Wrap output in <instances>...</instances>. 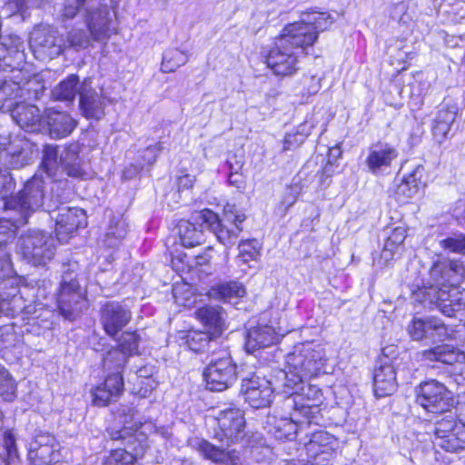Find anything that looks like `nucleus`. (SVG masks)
<instances>
[{
  "label": "nucleus",
  "instance_id": "1",
  "mask_svg": "<svg viewBox=\"0 0 465 465\" xmlns=\"http://www.w3.org/2000/svg\"><path fill=\"white\" fill-rule=\"evenodd\" d=\"M430 277L432 283L425 295L442 314L452 317L465 308V287L461 286L465 283V267L461 262H435Z\"/></svg>",
  "mask_w": 465,
  "mask_h": 465
},
{
  "label": "nucleus",
  "instance_id": "2",
  "mask_svg": "<svg viewBox=\"0 0 465 465\" xmlns=\"http://www.w3.org/2000/svg\"><path fill=\"white\" fill-rule=\"evenodd\" d=\"M300 25H286L266 55L267 66L278 76H292L300 69L299 58L313 45V36Z\"/></svg>",
  "mask_w": 465,
  "mask_h": 465
},
{
  "label": "nucleus",
  "instance_id": "3",
  "mask_svg": "<svg viewBox=\"0 0 465 465\" xmlns=\"http://www.w3.org/2000/svg\"><path fill=\"white\" fill-rule=\"evenodd\" d=\"M77 15L84 19L95 41L107 39L115 29L114 12L96 0H64L62 16L72 19Z\"/></svg>",
  "mask_w": 465,
  "mask_h": 465
},
{
  "label": "nucleus",
  "instance_id": "4",
  "mask_svg": "<svg viewBox=\"0 0 465 465\" xmlns=\"http://www.w3.org/2000/svg\"><path fill=\"white\" fill-rule=\"evenodd\" d=\"M46 183L42 176L35 175L24 187L3 204V210L11 212L18 223H27L29 217L45 207Z\"/></svg>",
  "mask_w": 465,
  "mask_h": 465
},
{
  "label": "nucleus",
  "instance_id": "5",
  "mask_svg": "<svg viewBox=\"0 0 465 465\" xmlns=\"http://www.w3.org/2000/svg\"><path fill=\"white\" fill-rule=\"evenodd\" d=\"M104 437L118 443L104 465H137L147 448L146 437L143 433H133L127 428H107Z\"/></svg>",
  "mask_w": 465,
  "mask_h": 465
},
{
  "label": "nucleus",
  "instance_id": "6",
  "mask_svg": "<svg viewBox=\"0 0 465 465\" xmlns=\"http://www.w3.org/2000/svg\"><path fill=\"white\" fill-rule=\"evenodd\" d=\"M232 209L233 207L225 208L224 213L225 222L230 223V226L224 224L218 215L209 209H204L198 214V219L203 222L205 228L212 231L217 240L227 248L237 242L242 231L241 224L246 219L244 213L234 212Z\"/></svg>",
  "mask_w": 465,
  "mask_h": 465
},
{
  "label": "nucleus",
  "instance_id": "7",
  "mask_svg": "<svg viewBox=\"0 0 465 465\" xmlns=\"http://www.w3.org/2000/svg\"><path fill=\"white\" fill-rule=\"evenodd\" d=\"M206 387L213 391L230 388L237 379V366L226 350H213L203 371Z\"/></svg>",
  "mask_w": 465,
  "mask_h": 465
},
{
  "label": "nucleus",
  "instance_id": "8",
  "mask_svg": "<svg viewBox=\"0 0 465 465\" xmlns=\"http://www.w3.org/2000/svg\"><path fill=\"white\" fill-rule=\"evenodd\" d=\"M325 351L321 344L306 342L295 346L286 356V369L299 371L309 380L317 376L324 365Z\"/></svg>",
  "mask_w": 465,
  "mask_h": 465
},
{
  "label": "nucleus",
  "instance_id": "9",
  "mask_svg": "<svg viewBox=\"0 0 465 465\" xmlns=\"http://www.w3.org/2000/svg\"><path fill=\"white\" fill-rule=\"evenodd\" d=\"M322 399V390L316 385L304 381L298 394L289 399L292 401L293 420L319 425L323 420L320 409Z\"/></svg>",
  "mask_w": 465,
  "mask_h": 465
},
{
  "label": "nucleus",
  "instance_id": "10",
  "mask_svg": "<svg viewBox=\"0 0 465 465\" xmlns=\"http://www.w3.org/2000/svg\"><path fill=\"white\" fill-rule=\"evenodd\" d=\"M415 392L416 402L428 412L444 415L452 412V393L443 383L436 380L426 381L416 387Z\"/></svg>",
  "mask_w": 465,
  "mask_h": 465
},
{
  "label": "nucleus",
  "instance_id": "11",
  "mask_svg": "<svg viewBox=\"0 0 465 465\" xmlns=\"http://www.w3.org/2000/svg\"><path fill=\"white\" fill-rule=\"evenodd\" d=\"M55 241L42 231H31L19 239L23 256L33 265H45L51 261L55 252Z\"/></svg>",
  "mask_w": 465,
  "mask_h": 465
},
{
  "label": "nucleus",
  "instance_id": "12",
  "mask_svg": "<svg viewBox=\"0 0 465 465\" xmlns=\"http://www.w3.org/2000/svg\"><path fill=\"white\" fill-rule=\"evenodd\" d=\"M57 307L60 314L69 321L74 320L86 307L84 296L72 272H65L63 275L57 294Z\"/></svg>",
  "mask_w": 465,
  "mask_h": 465
},
{
  "label": "nucleus",
  "instance_id": "13",
  "mask_svg": "<svg viewBox=\"0 0 465 465\" xmlns=\"http://www.w3.org/2000/svg\"><path fill=\"white\" fill-rule=\"evenodd\" d=\"M433 443L450 453L465 450V428L457 423L452 412H449L435 422Z\"/></svg>",
  "mask_w": 465,
  "mask_h": 465
},
{
  "label": "nucleus",
  "instance_id": "14",
  "mask_svg": "<svg viewBox=\"0 0 465 465\" xmlns=\"http://www.w3.org/2000/svg\"><path fill=\"white\" fill-rule=\"evenodd\" d=\"M217 429L214 438L230 445L237 443L245 436V418L243 411L234 406L220 410L217 414Z\"/></svg>",
  "mask_w": 465,
  "mask_h": 465
},
{
  "label": "nucleus",
  "instance_id": "15",
  "mask_svg": "<svg viewBox=\"0 0 465 465\" xmlns=\"http://www.w3.org/2000/svg\"><path fill=\"white\" fill-rule=\"evenodd\" d=\"M411 339L415 341H444L450 337L452 330L435 316L413 318L407 326Z\"/></svg>",
  "mask_w": 465,
  "mask_h": 465
},
{
  "label": "nucleus",
  "instance_id": "16",
  "mask_svg": "<svg viewBox=\"0 0 465 465\" xmlns=\"http://www.w3.org/2000/svg\"><path fill=\"white\" fill-rule=\"evenodd\" d=\"M387 351H394L390 347L383 349L373 371V391L378 398L391 395L398 387L395 369L397 359L390 357Z\"/></svg>",
  "mask_w": 465,
  "mask_h": 465
},
{
  "label": "nucleus",
  "instance_id": "17",
  "mask_svg": "<svg viewBox=\"0 0 465 465\" xmlns=\"http://www.w3.org/2000/svg\"><path fill=\"white\" fill-rule=\"evenodd\" d=\"M48 213L55 221V232L60 242H65L69 234L86 224L85 212L80 208L67 205H55V208H53L50 204Z\"/></svg>",
  "mask_w": 465,
  "mask_h": 465
},
{
  "label": "nucleus",
  "instance_id": "18",
  "mask_svg": "<svg viewBox=\"0 0 465 465\" xmlns=\"http://www.w3.org/2000/svg\"><path fill=\"white\" fill-rule=\"evenodd\" d=\"M29 45L35 53L54 58L64 50V38L51 25H38L30 34Z\"/></svg>",
  "mask_w": 465,
  "mask_h": 465
},
{
  "label": "nucleus",
  "instance_id": "19",
  "mask_svg": "<svg viewBox=\"0 0 465 465\" xmlns=\"http://www.w3.org/2000/svg\"><path fill=\"white\" fill-rule=\"evenodd\" d=\"M273 391L272 381L256 373L242 380L241 392L244 401L253 409L269 407L273 399Z\"/></svg>",
  "mask_w": 465,
  "mask_h": 465
},
{
  "label": "nucleus",
  "instance_id": "20",
  "mask_svg": "<svg viewBox=\"0 0 465 465\" xmlns=\"http://www.w3.org/2000/svg\"><path fill=\"white\" fill-rule=\"evenodd\" d=\"M132 312L119 302H106L100 310V322L104 332L116 339L119 332L130 322Z\"/></svg>",
  "mask_w": 465,
  "mask_h": 465
},
{
  "label": "nucleus",
  "instance_id": "21",
  "mask_svg": "<svg viewBox=\"0 0 465 465\" xmlns=\"http://www.w3.org/2000/svg\"><path fill=\"white\" fill-rule=\"evenodd\" d=\"M104 97L92 86V81L85 79L79 89V109L86 119L100 120L104 115Z\"/></svg>",
  "mask_w": 465,
  "mask_h": 465
},
{
  "label": "nucleus",
  "instance_id": "22",
  "mask_svg": "<svg viewBox=\"0 0 465 465\" xmlns=\"http://www.w3.org/2000/svg\"><path fill=\"white\" fill-rule=\"evenodd\" d=\"M398 155V150L393 145L379 142L371 146L365 163L373 174H381L391 167Z\"/></svg>",
  "mask_w": 465,
  "mask_h": 465
},
{
  "label": "nucleus",
  "instance_id": "23",
  "mask_svg": "<svg viewBox=\"0 0 465 465\" xmlns=\"http://www.w3.org/2000/svg\"><path fill=\"white\" fill-rule=\"evenodd\" d=\"M419 359L427 363L440 362L453 365L465 360V354L450 344H439L418 353Z\"/></svg>",
  "mask_w": 465,
  "mask_h": 465
},
{
  "label": "nucleus",
  "instance_id": "24",
  "mask_svg": "<svg viewBox=\"0 0 465 465\" xmlns=\"http://www.w3.org/2000/svg\"><path fill=\"white\" fill-rule=\"evenodd\" d=\"M195 317L205 330L214 337H220L225 330V311L218 305H205L195 311Z\"/></svg>",
  "mask_w": 465,
  "mask_h": 465
},
{
  "label": "nucleus",
  "instance_id": "25",
  "mask_svg": "<svg viewBox=\"0 0 465 465\" xmlns=\"http://www.w3.org/2000/svg\"><path fill=\"white\" fill-rule=\"evenodd\" d=\"M124 391V380L118 374L107 375L104 381L93 391V402L96 406H106L115 401Z\"/></svg>",
  "mask_w": 465,
  "mask_h": 465
},
{
  "label": "nucleus",
  "instance_id": "26",
  "mask_svg": "<svg viewBox=\"0 0 465 465\" xmlns=\"http://www.w3.org/2000/svg\"><path fill=\"white\" fill-rule=\"evenodd\" d=\"M11 115L15 123L26 132L35 133L41 128L42 116L39 108L35 105L17 104L11 110Z\"/></svg>",
  "mask_w": 465,
  "mask_h": 465
},
{
  "label": "nucleus",
  "instance_id": "27",
  "mask_svg": "<svg viewBox=\"0 0 465 465\" xmlns=\"http://www.w3.org/2000/svg\"><path fill=\"white\" fill-rule=\"evenodd\" d=\"M45 123L49 134L54 139H61L72 134L76 126V121L64 112L48 109L45 112Z\"/></svg>",
  "mask_w": 465,
  "mask_h": 465
},
{
  "label": "nucleus",
  "instance_id": "28",
  "mask_svg": "<svg viewBox=\"0 0 465 465\" xmlns=\"http://www.w3.org/2000/svg\"><path fill=\"white\" fill-rule=\"evenodd\" d=\"M81 151V144L74 143L67 145L60 153V169L67 176L83 178L85 175L83 161L80 157Z\"/></svg>",
  "mask_w": 465,
  "mask_h": 465
},
{
  "label": "nucleus",
  "instance_id": "29",
  "mask_svg": "<svg viewBox=\"0 0 465 465\" xmlns=\"http://www.w3.org/2000/svg\"><path fill=\"white\" fill-rule=\"evenodd\" d=\"M14 75L0 81V110L11 111L21 99L20 81L22 71L14 72Z\"/></svg>",
  "mask_w": 465,
  "mask_h": 465
},
{
  "label": "nucleus",
  "instance_id": "30",
  "mask_svg": "<svg viewBox=\"0 0 465 465\" xmlns=\"http://www.w3.org/2000/svg\"><path fill=\"white\" fill-rule=\"evenodd\" d=\"M278 340L276 332L272 326L261 325L249 329L245 337V348L248 352H254L260 349L274 344Z\"/></svg>",
  "mask_w": 465,
  "mask_h": 465
},
{
  "label": "nucleus",
  "instance_id": "31",
  "mask_svg": "<svg viewBox=\"0 0 465 465\" xmlns=\"http://www.w3.org/2000/svg\"><path fill=\"white\" fill-rule=\"evenodd\" d=\"M54 438L51 435L36 436L35 441L31 444L28 450L31 465H48L54 460Z\"/></svg>",
  "mask_w": 465,
  "mask_h": 465
},
{
  "label": "nucleus",
  "instance_id": "32",
  "mask_svg": "<svg viewBox=\"0 0 465 465\" xmlns=\"http://www.w3.org/2000/svg\"><path fill=\"white\" fill-rule=\"evenodd\" d=\"M198 450L206 460H210L217 464L236 465L240 460L236 450H226L207 440H201L198 443Z\"/></svg>",
  "mask_w": 465,
  "mask_h": 465
},
{
  "label": "nucleus",
  "instance_id": "33",
  "mask_svg": "<svg viewBox=\"0 0 465 465\" xmlns=\"http://www.w3.org/2000/svg\"><path fill=\"white\" fill-rule=\"evenodd\" d=\"M333 23V18L326 12H311L305 14L299 22L288 25H300L305 27L309 35H312L313 44L318 38L320 31L326 30Z\"/></svg>",
  "mask_w": 465,
  "mask_h": 465
},
{
  "label": "nucleus",
  "instance_id": "34",
  "mask_svg": "<svg viewBox=\"0 0 465 465\" xmlns=\"http://www.w3.org/2000/svg\"><path fill=\"white\" fill-rule=\"evenodd\" d=\"M423 175L424 168L421 165H417L411 173L404 176L395 190L398 200L404 201L414 197L423 184Z\"/></svg>",
  "mask_w": 465,
  "mask_h": 465
},
{
  "label": "nucleus",
  "instance_id": "35",
  "mask_svg": "<svg viewBox=\"0 0 465 465\" xmlns=\"http://www.w3.org/2000/svg\"><path fill=\"white\" fill-rule=\"evenodd\" d=\"M5 151L8 158L6 161L14 169H20L31 162L32 153L27 142L15 140L11 142Z\"/></svg>",
  "mask_w": 465,
  "mask_h": 465
},
{
  "label": "nucleus",
  "instance_id": "36",
  "mask_svg": "<svg viewBox=\"0 0 465 465\" xmlns=\"http://www.w3.org/2000/svg\"><path fill=\"white\" fill-rule=\"evenodd\" d=\"M25 43L16 35L0 37V60H3L6 65L9 64L8 56L15 58L18 63L25 60Z\"/></svg>",
  "mask_w": 465,
  "mask_h": 465
},
{
  "label": "nucleus",
  "instance_id": "37",
  "mask_svg": "<svg viewBox=\"0 0 465 465\" xmlns=\"http://www.w3.org/2000/svg\"><path fill=\"white\" fill-rule=\"evenodd\" d=\"M188 348L194 352H205L215 350L217 345L216 339L207 331L191 330L184 336Z\"/></svg>",
  "mask_w": 465,
  "mask_h": 465
},
{
  "label": "nucleus",
  "instance_id": "38",
  "mask_svg": "<svg viewBox=\"0 0 465 465\" xmlns=\"http://www.w3.org/2000/svg\"><path fill=\"white\" fill-rule=\"evenodd\" d=\"M337 440L331 433L325 430H317L312 433L310 441L306 444V450H311L313 454L317 453L319 448H323V457L332 458L337 447Z\"/></svg>",
  "mask_w": 465,
  "mask_h": 465
},
{
  "label": "nucleus",
  "instance_id": "39",
  "mask_svg": "<svg viewBox=\"0 0 465 465\" xmlns=\"http://www.w3.org/2000/svg\"><path fill=\"white\" fill-rule=\"evenodd\" d=\"M205 225L201 224V227ZM178 234L181 244L184 247H193L204 242V232L203 228L197 227L189 221H180L178 225Z\"/></svg>",
  "mask_w": 465,
  "mask_h": 465
},
{
  "label": "nucleus",
  "instance_id": "40",
  "mask_svg": "<svg viewBox=\"0 0 465 465\" xmlns=\"http://www.w3.org/2000/svg\"><path fill=\"white\" fill-rule=\"evenodd\" d=\"M306 378L300 375L299 371L293 370H280L275 375L276 386L282 387L284 393L296 396Z\"/></svg>",
  "mask_w": 465,
  "mask_h": 465
},
{
  "label": "nucleus",
  "instance_id": "41",
  "mask_svg": "<svg viewBox=\"0 0 465 465\" xmlns=\"http://www.w3.org/2000/svg\"><path fill=\"white\" fill-rule=\"evenodd\" d=\"M79 77L76 74H71L52 90V96L55 100L72 102L76 94H79Z\"/></svg>",
  "mask_w": 465,
  "mask_h": 465
},
{
  "label": "nucleus",
  "instance_id": "42",
  "mask_svg": "<svg viewBox=\"0 0 465 465\" xmlns=\"http://www.w3.org/2000/svg\"><path fill=\"white\" fill-rule=\"evenodd\" d=\"M127 223L123 217L113 218L104 236V244L109 248L116 247L127 234Z\"/></svg>",
  "mask_w": 465,
  "mask_h": 465
},
{
  "label": "nucleus",
  "instance_id": "43",
  "mask_svg": "<svg viewBox=\"0 0 465 465\" xmlns=\"http://www.w3.org/2000/svg\"><path fill=\"white\" fill-rule=\"evenodd\" d=\"M163 149L161 143L146 147L140 155L141 160L136 164H132L131 168L124 172L125 178H133L137 174L145 165H153L160 152Z\"/></svg>",
  "mask_w": 465,
  "mask_h": 465
},
{
  "label": "nucleus",
  "instance_id": "44",
  "mask_svg": "<svg viewBox=\"0 0 465 465\" xmlns=\"http://www.w3.org/2000/svg\"><path fill=\"white\" fill-rule=\"evenodd\" d=\"M20 81L21 99L24 100H38L45 93V87L38 77H25L22 72V80Z\"/></svg>",
  "mask_w": 465,
  "mask_h": 465
},
{
  "label": "nucleus",
  "instance_id": "45",
  "mask_svg": "<svg viewBox=\"0 0 465 465\" xmlns=\"http://www.w3.org/2000/svg\"><path fill=\"white\" fill-rule=\"evenodd\" d=\"M128 356L118 348H113L107 351L104 357V369L109 372L108 375L118 374L122 376V371L125 366Z\"/></svg>",
  "mask_w": 465,
  "mask_h": 465
},
{
  "label": "nucleus",
  "instance_id": "46",
  "mask_svg": "<svg viewBox=\"0 0 465 465\" xmlns=\"http://www.w3.org/2000/svg\"><path fill=\"white\" fill-rule=\"evenodd\" d=\"M5 217L0 219V250L6 251V245L15 239L16 229L25 223H18L12 217L11 212L4 210Z\"/></svg>",
  "mask_w": 465,
  "mask_h": 465
},
{
  "label": "nucleus",
  "instance_id": "47",
  "mask_svg": "<svg viewBox=\"0 0 465 465\" xmlns=\"http://www.w3.org/2000/svg\"><path fill=\"white\" fill-rule=\"evenodd\" d=\"M92 39L95 41L88 27L87 31L83 28H72L64 38V50L67 48L76 51L85 49L90 45Z\"/></svg>",
  "mask_w": 465,
  "mask_h": 465
},
{
  "label": "nucleus",
  "instance_id": "48",
  "mask_svg": "<svg viewBox=\"0 0 465 465\" xmlns=\"http://www.w3.org/2000/svg\"><path fill=\"white\" fill-rule=\"evenodd\" d=\"M42 166L50 177L56 176L60 170V154L56 145L46 144L43 149Z\"/></svg>",
  "mask_w": 465,
  "mask_h": 465
},
{
  "label": "nucleus",
  "instance_id": "49",
  "mask_svg": "<svg viewBox=\"0 0 465 465\" xmlns=\"http://www.w3.org/2000/svg\"><path fill=\"white\" fill-rule=\"evenodd\" d=\"M188 62V54L177 48L166 50L163 54L161 70L163 73L174 72Z\"/></svg>",
  "mask_w": 465,
  "mask_h": 465
},
{
  "label": "nucleus",
  "instance_id": "50",
  "mask_svg": "<svg viewBox=\"0 0 465 465\" xmlns=\"http://www.w3.org/2000/svg\"><path fill=\"white\" fill-rule=\"evenodd\" d=\"M215 291L217 295L226 302H231L232 299L240 298L245 294L244 286L238 282L222 283L217 286Z\"/></svg>",
  "mask_w": 465,
  "mask_h": 465
},
{
  "label": "nucleus",
  "instance_id": "51",
  "mask_svg": "<svg viewBox=\"0 0 465 465\" xmlns=\"http://www.w3.org/2000/svg\"><path fill=\"white\" fill-rule=\"evenodd\" d=\"M3 447L5 453L0 454V458L5 465H11L19 458L15 437L12 431L7 430L4 433Z\"/></svg>",
  "mask_w": 465,
  "mask_h": 465
},
{
  "label": "nucleus",
  "instance_id": "52",
  "mask_svg": "<svg viewBox=\"0 0 465 465\" xmlns=\"http://www.w3.org/2000/svg\"><path fill=\"white\" fill-rule=\"evenodd\" d=\"M260 243L255 239L242 241L238 246V259L243 263H247L250 261H256L260 256Z\"/></svg>",
  "mask_w": 465,
  "mask_h": 465
},
{
  "label": "nucleus",
  "instance_id": "53",
  "mask_svg": "<svg viewBox=\"0 0 465 465\" xmlns=\"http://www.w3.org/2000/svg\"><path fill=\"white\" fill-rule=\"evenodd\" d=\"M66 182L55 181L51 187V196L49 203H46L45 210L48 212V206L52 204L53 208L55 205H65V203L70 197V191L64 187Z\"/></svg>",
  "mask_w": 465,
  "mask_h": 465
},
{
  "label": "nucleus",
  "instance_id": "54",
  "mask_svg": "<svg viewBox=\"0 0 465 465\" xmlns=\"http://www.w3.org/2000/svg\"><path fill=\"white\" fill-rule=\"evenodd\" d=\"M280 423L283 424V432L276 434V439L279 440H292L298 430H302L306 427L311 426L312 423H301L296 422L292 419V411L290 414V418H282L280 419Z\"/></svg>",
  "mask_w": 465,
  "mask_h": 465
},
{
  "label": "nucleus",
  "instance_id": "55",
  "mask_svg": "<svg viewBox=\"0 0 465 465\" xmlns=\"http://www.w3.org/2000/svg\"><path fill=\"white\" fill-rule=\"evenodd\" d=\"M136 413L137 411L134 407L128 405H122L114 411L115 417L122 419V422L124 424L123 428L129 429L133 433H139L137 430L141 425V422H139V424L137 422H133Z\"/></svg>",
  "mask_w": 465,
  "mask_h": 465
},
{
  "label": "nucleus",
  "instance_id": "56",
  "mask_svg": "<svg viewBox=\"0 0 465 465\" xmlns=\"http://www.w3.org/2000/svg\"><path fill=\"white\" fill-rule=\"evenodd\" d=\"M15 180L7 168H0V199L9 200L15 189Z\"/></svg>",
  "mask_w": 465,
  "mask_h": 465
},
{
  "label": "nucleus",
  "instance_id": "57",
  "mask_svg": "<svg viewBox=\"0 0 465 465\" xmlns=\"http://www.w3.org/2000/svg\"><path fill=\"white\" fill-rule=\"evenodd\" d=\"M16 390L15 380L11 377L9 371L0 365V395L5 400L11 401Z\"/></svg>",
  "mask_w": 465,
  "mask_h": 465
},
{
  "label": "nucleus",
  "instance_id": "58",
  "mask_svg": "<svg viewBox=\"0 0 465 465\" xmlns=\"http://www.w3.org/2000/svg\"><path fill=\"white\" fill-rule=\"evenodd\" d=\"M440 246L445 251L465 255V234L452 233L440 241Z\"/></svg>",
  "mask_w": 465,
  "mask_h": 465
},
{
  "label": "nucleus",
  "instance_id": "59",
  "mask_svg": "<svg viewBox=\"0 0 465 465\" xmlns=\"http://www.w3.org/2000/svg\"><path fill=\"white\" fill-rule=\"evenodd\" d=\"M138 344L139 336L135 332L125 331L121 335L117 348L130 357L137 351Z\"/></svg>",
  "mask_w": 465,
  "mask_h": 465
},
{
  "label": "nucleus",
  "instance_id": "60",
  "mask_svg": "<svg viewBox=\"0 0 465 465\" xmlns=\"http://www.w3.org/2000/svg\"><path fill=\"white\" fill-rule=\"evenodd\" d=\"M300 187L297 184L289 185L284 189L281 205L287 210L296 202L300 194Z\"/></svg>",
  "mask_w": 465,
  "mask_h": 465
},
{
  "label": "nucleus",
  "instance_id": "61",
  "mask_svg": "<svg viewBox=\"0 0 465 465\" xmlns=\"http://www.w3.org/2000/svg\"><path fill=\"white\" fill-rule=\"evenodd\" d=\"M456 107H445L442 106L437 113L435 117L436 123H444L450 126L454 123L456 119Z\"/></svg>",
  "mask_w": 465,
  "mask_h": 465
},
{
  "label": "nucleus",
  "instance_id": "62",
  "mask_svg": "<svg viewBox=\"0 0 465 465\" xmlns=\"http://www.w3.org/2000/svg\"><path fill=\"white\" fill-rule=\"evenodd\" d=\"M450 130V125L444 123H436V120L434 119L432 125V135L437 143H441L444 140H446L448 138Z\"/></svg>",
  "mask_w": 465,
  "mask_h": 465
},
{
  "label": "nucleus",
  "instance_id": "63",
  "mask_svg": "<svg viewBox=\"0 0 465 465\" xmlns=\"http://www.w3.org/2000/svg\"><path fill=\"white\" fill-rule=\"evenodd\" d=\"M244 164L242 155H237L236 153H229L226 165L229 172H241Z\"/></svg>",
  "mask_w": 465,
  "mask_h": 465
},
{
  "label": "nucleus",
  "instance_id": "64",
  "mask_svg": "<svg viewBox=\"0 0 465 465\" xmlns=\"http://www.w3.org/2000/svg\"><path fill=\"white\" fill-rule=\"evenodd\" d=\"M401 247L394 244L389 238L386 239L381 256L385 262H389L394 258L395 253Z\"/></svg>",
  "mask_w": 465,
  "mask_h": 465
}]
</instances>
